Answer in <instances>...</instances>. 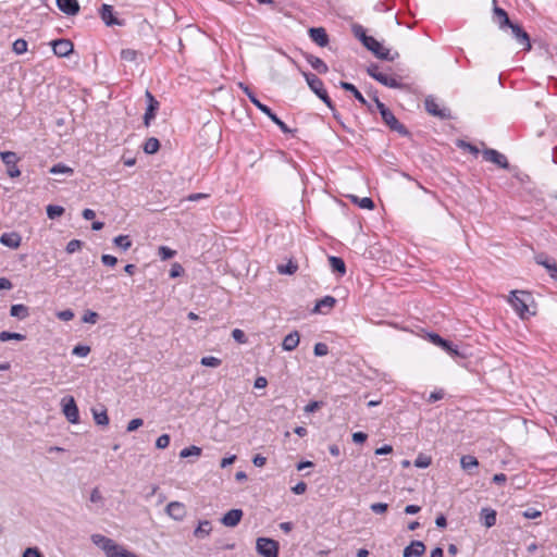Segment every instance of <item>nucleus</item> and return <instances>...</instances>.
<instances>
[{
  "label": "nucleus",
  "instance_id": "obj_8",
  "mask_svg": "<svg viewBox=\"0 0 557 557\" xmlns=\"http://www.w3.org/2000/svg\"><path fill=\"white\" fill-rule=\"evenodd\" d=\"M429 339L432 344L440 346L447 354H449L453 358H466V355L460 352L458 348L449 341L441 337L436 333H429Z\"/></svg>",
  "mask_w": 557,
  "mask_h": 557
},
{
  "label": "nucleus",
  "instance_id": "obj_1",
  "mask_svg": "<svg viewBox=\"0 0 557 557\" xmlns=\"http://www.w3.org/2000/svg\"><path fill=\"white\" fill-rule=\"evenodd\" d=\"M90 540L104 553L106 557H139L123 545L117 544L114 540L102 534H92Z\"/></svg>",
  "mask_w": 557,
  "mask_h": 557
},
{
  "label": "nucleus",
  "instance_id": "obj_64",
  "mask_svg": "<svg viewBox=\"0 0 557 557\" xmlns=\"http://www.w3.org/2000/svg\"><path fill=\"white\" fill-rule=\"evenodd\" d=\"M23 557H44L37 547H28L24 550Z\"/></svg>",
  "mask_w": 557,
  "mask_h": 557
},
{
  "label": "nucleus",
  "instance_id": "obj_60",
  "mask_svg": "<svg viewBox=\"0 0 557 557\" xmlns=\"http://www.w3.org/2000/svg\"><path fill=\"white\" fill-rule=\"evenodd\" d=\"M323 406V403L322 401H310L309 404H307L304 408L305 412L307 413H311V412H314L317 410H319L321 407Z\"/></svg>",
  "mask_w": 557,
  "mask_h": 557
},
{
  "label": "nucleus",
  "instance_id": "obj_47",
  "mask_svg": "<svg viewBox=\"0 0 557 557\" xmlns=\"http://www.w3.org/2000/svg\"><path fill=\"white\" fill-rule=\"evenodd\" d=\"M200 363L205 367L216 368V367L221 366L222 361H221V359H219L216 357L206 356V357L201 358Z\"/></svg>",
  "mask_w": 557,
  "mask_h": 557
},
{
  "label": "nucleus",
  "instance_id": "obj_31",
  "mask_svg": "<svg viewBox=\"0 0 557 557\" xmlns=\"http://www.w3.org/2000/svg\"><path fill=\"white\" fill-rule=\"evenodd\" d=\"M329 263L334 273H338L339 276H344L346 273V265L342 258L336 256L329 257Z\"/></svg>",
  "mask_w": 557,
  "mask_h": 557
},
{
  "label": "nucleus",
  "instance_id": "obj_25",
  "mask_svg": "<svg viewBox=\"0 0 557 557\" xmlns=\"http://www.w3.org/2000/svg\"><path fill=\"white\" fill-rule=\"evenodd\" d=\"M299 333L297 331H293L284 337L282 348L286 351H293L299 345Z\"/></svg>",
  "mask_w": 557,
  "mask_h": 557
},
{
  "label": "nucleus",
  "instance_id": "obj_14",
  "mask_svg": "<svg viewBox=\"0 0 557 557\" xmlns=\"http://www.w3.org/2000/svg\"><path fill=\"white\" fill-rule=\"evenodd\" d=\"M507 26L510 27L512 36L518 44L523 46L524 50L529 51L531 49V42L528 33L518 24L510 23Z\"/></svg>",
  "mask_w": 557,
  "mask_h": 557
},
{
  "label": "nucleus",
  "instance_id": "obj_48",
  "mask_svg": "<svg viewBox=\"0 0 557 557\" xmlns=\"http://www.w3.org/2000/svg\"><path fill=\"white\" fill-rule=\"evenodd\" d=\"M138 58V52L134 49H123L121 51V59L127 62H135Z\"/></svg>",
  "mask_w": 557,
  "mask_h": 557
},
{
  "label": "nucleus",
  "instance_id": "obj_46",
  "mask_svg": "<svg viewBox=\"0 0 557 557\" xmlns=\"http://www.w3.org/2000/svg\"><path fill=\"white\" fill-rule=\"evenodd\" d=\"M176 255V251L171 249L170 247L168 246H160L158 248V256L162 259V260H168V259H171L173 258L174 256Z\"/></svg>",
  "mask_w": 557,
  "mask_h": 557
},
{
  "label": "nucleus",
  "instance_id": "obj_54",
  "mask_svg": "<svg viewBox=\"0 0 557 557\" xmlns=\"http://www.w3.org/2000/svg\"><path fill=\"white\" fill-rule=\"evenodd\" d=\"M314 355L318 356V357H323V356H326L329 354V347L325 343H317L314 345Z\"/></svg>",
  "mask_w": 557,
  "mask_h": 557
},
{
  "label": "nucleus",
  "instance_id": "obj_51",
  "mask_svg": "<svg viewBox=\"0 0 557 557\" xmlns=\"http://www.w3.org/2000/svg\"><path fill=\"white\" fill-rule=\"evenodd\" d=\"M82 246H83V243L81 240L72 239L67 243L65 250L67 253H74L77 250H79L82 248Z\"/></svg>",
  "mask_w": 557,
  "mask_h": 557
},
{
  "label": "nucleus",
  "instance_id": "obj_33",
  "mask_svg": "<svg viewBox=\"0 0 557 557\" xmlns=\"http://www.w3.org/2000/svg\"><path fill=\"white\" fill-rule=\"evenodd\" d=\"M273 123H275L280 129L284 133V134H288L292 132V129L286 125L285 122H283L272 110L271 108H268L267 110L264 109V112H263Z\"/></svg>",
  "mask_w": 557,
  "mask_h": 557
},
{
  "label": "nucleus",
  "instance_id": "obj_32",
  "mask_svg": "<svg viewBox=\"0 0 557 557\" xmlns=\"http://www.w3.org/2000/svg\"><path fill=\"white\" fill-rule=\"evenodd\" d=\"M10 314L11 317L24 320L29 315V308L23 304L13 305L11 306Z\"/></svg>",
  "mask_w": 557,
  "mask_h": 557
},
{
  "label": "nucleus",
  "instance_id": "obj_15",
  "mask_svg": "<svg viewBox=\"0 0 557 557\" xmlns=\"http://www.w3.org/2000/svg\"><path fill=\"white\" fill-rule=\"evenodd\" d=\"M535 262L539 265L544 267L547 270L549 276L553 280L557 281V263L555 262L554 259L547 257L544 253H540V255L535 256Z\"/></svg>",
  "mask_w": 557,
  "mask_h": 557
},
{
  "label": "nucleus",
  "instance_id": "obj_55",
  "mask_svg": "<svg viewBox=\"0 0 557 557\" xmlns=\"http://www.w3.org/2000/svg\"><path fill=\"white\" fill-rule=\"evenodd\" d=\"M522 516L525 519H536V518H540L542 516V512L540 510H537L536 508L530 507V508H527L522 512Z\"/></svg>",
  "mask_w": 557,
  "mask_h": 557
},
{
  "label": "nucleus",
  "instance_id": "obj_4",
  "mask_svg": "<svg viewBox=\"0 0 557 557\" xmlns=\"http://www.w3.org/2000/svg\"><path fill=\"white\" fill-rule=\"evenodd\" d=\"M364 47L368 50H370L377 59L381 60L394 61L399 57V53L397 51L392 52L391 49L384 47L374 37L368 39V44Z\"/></svg>",
  "mask_w": 557,
  "mask_h": 557
},
{
  "label": "nucleus",
  "instance_id": "obj_43",
  "mask_svg": "<svg viewBox=\"0 0 557 557\" xmlns=\"http://www.w3.org/2000/svg\"><path fill=\"white\" fill-rule=\"evenodd\" d=\"M354 202L358 203V206L362 209L372 210L374 208V202L369 197H363L359 199L357 196H352Z\"/></svg>",
  "mask_w": 557,
  "mask_h": 557
},
{
  "label": "nucleus",
  "instance_id": "obj_21",
  "mask_svg": "<svg viewBox=\"0 0 557 557\" xmlns=\"http://www.w3.org/2000/svg\"><path fill=\"white\" fill-rule=\"evenodd\" d=\"M58 9L66 15H76L79 12L77 0H57Z\"/></svg>",
  "mask_w": 557,
  "mask_h": 557
},
{
  "label": "nucleus",
  "instance_id": "obj_5",
  "mask_svg": "<svg viewBox=\"0 0 557 557\" xmlns=\"http://www.w3.org/2000/svg\"><path fill=\"white\" fill-rule=\"evenodd\" d=\"M278 542L269 537H259L256 543V549L262 557H277Z\"/></svg>",
  "mask_w": 557,
  "mask_h": 557
},
{
  "label": "nucleus",
  "instance_id": "obj_44",
  "mask_svg": "<svg viewBox=\"0 0 557 557\" xmlns=\"http://www.w3.org/2000/svg\"><path fill=\"white\" fill-rule=\"evenodd\" d=\"M432 463V458L424 454H419L414 460V466L417 468L425 469Z\"/></svg>",
  "mask_w": 557,
  "mask_h": 557
},
{
  "label": "nucleus",
  "instance_id": "obj_26",
  "mask_svg": "<svg viewBox=\"0 0 557 557\" xmlns=\"http://www.w3.org/2000/svg\"><path fill=\"white\" fill-rule=\"evenodd\" d=\"M306 61L320 74H325L329 71L326 63L313 54H306Z\"/></svg>",
  "mask_w": 557,
  "mask_h": 557
},
{
  "label": "nucleus",
  "instance_id": "obj_61",
  "mask_svg": "<svg viewBox=\"0 0 557 557\" xmlns=\"http://www.w3.org/2000/svg\"><path fill=\"white\" fill-rule=\"evenodd\" d=\"M101 262L107 267H114L117 263V258L112 255H102Z\"/></svg>",
  "mask_w": 557,
  "mask_h": 557
},
{
  "label": "nucleus",
  "instance_id": "obj_7",
  "mask_svg": "<svg viewBox=\"0 0 557 557\" xmlns=\"http://www.w3.org/2000/svg\"><path fill=\"white\" fill-rule=\"evenodd\" d=\"M0 158L7 165V173L11 178H16L21 175V171L17 166L20 157L14 151H0Z\"/></svg>",
  "mask_w": 557,
  "mask_h": 557
},
{
  "label": "nucleus",
  "instance_id": "obj_40",
  "mask_svg": "<svg viewBox=\"0 0 557 557\" xmlns=\"http://www.w3.org/2000/svg\"><path fill=\"white\" fill-rule=\"evenodd\" d=\"M49 172L51 174H67V175H72L74 173L72 168H70L63 163L54 164L53 166L50 168Z\"/></svg>",
  "mask_w": 557,
  "mask_h": 557
},
{
  "label": "nucleus",
  "instance_id": "obj_57",
  "mask_svg": "<svg viewBox=\"0 0 557 557\" xmlns=\"http://www.w3.org/2000/svg\"><path fill=\"white\" fill-rule=\"evenodd\" d=\"M98 318L99 315L97 312L88 310L83 317V322L95 324L98 321Z\"/></svg>",
  "mask_w": 557,
  "mask_h": 557
},
{
  "label": "nucleus",
  "instance_id": "obj_16",
  "mask_svg": "<svg viewBox=\"0 0 557 557\" xmlns=\"http://www.w3.org/2000/svg\"><path fill=\"white\" fill-rule=\"evenodd\" d=\"M166 513L176 521H181L186 516V507L181 502H171L165 507Z\"/></svg>",
  "mask_w": 557,
  "mask_h": 557
},
{
  "label": "nucleus",
  "instance_id": "obj_56",
  "mask_svg": "<svg viewBox=\"0 0 557 557\" xmlns=\"http://www.w3.org/2000/svg\"><path fill=\"white\" fill-rule=\"evenodd\" d=\"M183 273H184V268L180 263L175 262L172 264L171 270H170V277L175 278V277L181 276Z\"/></svg>",
  "mask_w": 557,
  "mask_h": 557
},
{
  "label": "nucleus",
  "instance_id": "obj_59",
  "mask_svg": "<svg viewBox=\"0 0 557 557\" xmlns=\"http://www.w3.org/2000/svg\"><path fill=\"white\" fill-rule=\"evenodd\" d=\"M144 424V421L143 419L140 418H136V419H133L128 422L127 426H126V431L127 432H134L136 431L138 428H140L141 425Z\"/></svg>",
  "mask_w": 557,
  "mask_h": 557
},
{
  "label": "nucleus",
  "instance_id": "obj_37",
  "mask_svg": "<svg viewBox=\"0 0 557 557\" xmlns=\"http://www.w3.org/2000/svg\"><path fill=\"white\" fill-rule=\"evenodd\" d=\"M352 33L362 42L363 46L368 44V39L372 38V36L367 35L364 27L359 24H355L352 26Z\"/></svg>",
  "mask_w": 557,
  "mask_h": 557
},
{
  "label": "nucleus",
  "instance_id": "obj_18",
  "mask_svg": "<svg viewBox=\"0 0 557 557\" xmlns=\"http://www.w3.org/2000/svg\"><path fill=\"white\" fill-rule=\"evenodd\" d=\"M99 14L107 26L122 25V22L114 16L113 7L110 4H102Z\"/></svg>",
  "mask_w": 557,
  "mask_h": 557
},
{
  "label": "nucleus",
  "instance_id": "obj_13",
  "mask_svg": "<svg viewBox=\"0 0 557 557\" xmlns=\"http://www.w3.org/2000/svg\"><path fill=\"white\" fill-rule=\"evenodd\" d=\"M53 53L64 58L73 52L74 46L70 39H55L51 41Z\"/></svg>",
  "mask_w": 557,
  "mask_h": 557
},
{
  "label": "nucleus",
  "instance_id": "obj_42",
  "mask_svg": "<svg viewBox=\"0 0 557 557\" xmlns=\"http://www.w3.org/2000/svg\"><path fill=\"white\" fill-rule=\"evenodd\" d=\"M201 448L195 445H191L189 447H185L180 451L181 458H187L190 456H200L201 455Z\"/></svg>",
  "mask_w": 557,
  "mask_h": 557
},
{
  "label": "nucleus",
  "instance_id": "obj_24",
  "mask_svg": "<svg viewBox=\"0 0 557 557\" xmlns=\"http://www.w3.org/2000/svg\"><path fill=\"white\" fill-rule=\"evenodd\" d=\"M336 304V299L333 296H324L318 300L313 311L319 313H327Z\"/></svg>",
  "mask_w": 557,
  "mask_h": 557
},
{
  "label": "nucleus",
  "instance_id": "obj_36",
  "mask_svg": "<svg viewBox=\"0 0 557 557\" xmlns=\"http://www.w3.org/2000/svg\"><path fill=\"white\" fill-rule=\"evenodd\" d=\"M113 244L123 251H126L132 247V240L128 235H119L114 237Z\"/></svg>",
  "mask_w": 557,
  "mask_h": 557
},
{
  "label": "nucleus",
  "instance_id": "obj_12",
  "mask_svg": "<svg viewBox=\"0 0 557 557\" xmlns=\"http://www.w3.org/2000/svg\"><path fill=\"white\" fill-rule=\"evenodd\" d=\"M482 154L485 161L492 162L500 169H509V162L506 156L499 151L492 148H486L482 151Z\"/></svg>",
  "mask_w": 557,
  "mask_h": 557
},
{
  "label": "nucleus",
  "instance_id": "obj_11",
  "mask_svg": "<svg viewBox=\"0 0 557 557\" xmlns=\"http://www.w3.org/2000/svg\"><path fill=\"white\" fill-rule=\"evenodd\" d=\"M381 116L383 122L389 127L391 131L397 132L401 136H407L409 134L406 126L397 120V117L389 109L381 113Z\"/></svg>",
  "mask_w": 557,
  "mask_h": 557
},
{
  "label": "nucleus",
  "instance_id": "obj_39",
  "mask_svg": "<svg viewBox=\"0 0 557 557\" xmlns=\"http://www.w3.org/2000/svg\"><path fill=\"white\" fill-rule=\"evenodd\" d=\"M25 338H26V336L21 333H14V332H9V331L0 332V342H7V341H11V339L24 341Z\"/></svg>",
  "mask_w": 557,
  "mask_h": 557
},
{
  "label": "nucleus",
  "instance_id": "obj_35",
  "mask_svg": "<svg viewBox=\"0 0 557 557\" xmlns=\"http://www.w3.org/2000/svg\"><path fill=\"white\" fill-rule=\"evenodd\" d=\"M160 149V141L156 137L148 138L144 144V151L147 154H153Z\"/></svg>",
  "mask_w": 557,
  "mask_h": 557
},
{
  "label": "nucleus",
  "instance_id": "obj_63",
  "mask_svg": "<svg viewBox=\"0 0 557 557\" xmlns=\"http://www.w3.org/2000/svg\"><path fill=\"white\" fill-rule=\"evenodd\" d=\"M443 397H444V391L443 389H438V391L432 392L429 395L426 400H428V403L432 404V403H435L437 400H441Z\"/></svg>",
  "mask_w": 557,
  "mask_h": 557
},
{
  "label": "nucleus",
  "instance_id": "obj_53",
  "mask_svg": "<svg viewBox=\"0 0 557 557\" xmlns=\"http://www.w3.org/2000/svg\"><path fill=\"white\" fill-rule=\"evenodd\" d=\"M72 352L78 357H86L90 352V347L87 345H77L73 348Z\"/></svg>",
  "mask_w": 557,
  "mask_h": 557
},
{
  "label": "nucleus",
  "instance_id": "obj_27",
  "mask_svg": "<svg viewBox=\"0 0 557 557\" xmlns=\"http://www.w3.org/2000/svg\"><path fill=\"white\" fill-rule=\"evenodd\" d=\"M480 519L486 528H492L496 524V511L492 508H482Z\"/></svg>",
  "mask_w": 557,
  "mask_h": 557
},
{
  "label": "nucleus",
  "instance_id": "obj_28",
  "mask_svg": "<svg viewBox=\"0 0 557 557\" xmlns=\"http://www.w3.org/2000/svg\"><path fill=\"white\" fill-rule=\"evenodd\" d=\"M211 531V522L209 520H202L199 521L198 527L194 530V536L197 539H205L210 535Z\"/></svg>",
  "mask_w": 557,
  "mask_h": 557
},
{
  "label": "nucleus",
  "instance_id": "obj_2",
  "mask_svg": "<svg viewBox=\"0 0 557 557\" xmlns=\"http://www.w3.org/2000/svg\"><path fill=\"white\" fill-rule=\"evenodd\" d=\"M507 301L510 304L515 312L522 320H527L535 314V311L530 310V304L534 302L530 293L524 290H511Z\"/></svg>",
  "mask_w": 557,
  "mask_h": 557
},
{
  "label": "nucleus",
  "instance_id": "obj_49",
  "mask_svg": "<svg viewBox=\"0 0 557 557\" xmlns=\"http://www.w3.org/2000/svg\"><path fill=\"white\" fill-rule=\"evenodd\" d=\"M94 419L95 422L99 425H108L109 424V417L107 411L96 412L94 411Z\"/></svg>",
  "mask_w": 557,
  "mask_h": 557
},
{
  "label": "nucleus",
  "instance_id": "obj_22",
  "mask_svg": "<svg viewBox=\"0 0 557 557\" xmlns=\"http://www.w3.org/2000/svg\"><path fill=\"white\" fill-rule=\"evenodd\" d=\"M22 242V236L16 232L3 233L0 236V243L9 248L16 249L20 247Z\"/></svg>",
  "mask_w": 557,
  "mask_h": 557
},
{
  "label": "nucleus",
  "instance_id": "obj_19",
  "mask_svg": "<svg viewBox=\"0 0 557 557\" xmlns=\"http://www.w3.org/2000/svg\"><path fill=\"white\" fill-rule=\"evenodd\" d=\"M243 515L242 509H231L221 518V523L225 527L234 528L240 522Z\"/></svg>",
  "mask_w": 557,
  "mask_h": 557
},
{
  "label": "nucleus",
  "instance_id": "obj_3",
  "mask_svg": "<svg viewBox=\"0 0 557 557\" xmlns=\"http://www.w3.org/2000/svg\"><path fill=\"white\" fill-rule=\"evenodd\" d=\"M302 75L306 78L309 88L327 106V108L333 111V115L336 116L335 106L329 97L322 79H320L315 74L308 72H304Z\"/></svg>",
  "mask_w": 557,
  "mask_h": 557
},
{
  "label": "nucleus",
  "instance_id": "obj_17",
  "mask_svg": "<svg viewBox=\"0 0 557 557\" xmlns=\"http://www.w3.org/2000/svg\"><path fill=\"white\" fill-rule=\"evenodd\" d=\"M310 39L320 47H326L330 42L329 35L323 27H311L309 29Z\"/></svg>",
  "mask_w": 557,
  "mask_h": 557
},
{
  "label": "nucleus",
  "instance_id": "obj_58",
  "mask_svg": "<svg viewBox=\"0 0 557 557\" xmlns=\"http://www.w3.org/2000/svg\"><path fill=\"white\" fill-rule=\"evenodd\" d=\"M458 146L462 149H467L470 153L478 156L480 150L474 145L467 143L465 140H460Z\"/></svg>",
  "mask_w": 557,
  "mask_h": 557
},
{
  "label": "nucleus",
  "instance_id": "obj_62",
  "mask_svg": "<svg viewBox=\"0 0 557 557\" xmlns=\"http://www.w3.org/2000/svg\"><path fill=\"white\" fill-rule=\"evenodd\" d=\"M370 508L375 513H383L387 510L388 505L385 503H374L370 506Z\"/></svg>",
  "mask_w": 557,
  "mask_h": 557
},
{
  "label": "nucleus",
  "instance_id": "obj_41",
  "mask_svg": "<svg viewBox=\"0 0 557 557\" xmlns=\"http://www.w3.org/2000/svg\"><path fill=\"white\" fill-rule=\"evenodd\" d=\"M28 44L25 39L18 38L12 45V50L17 55L23 54L27 51Z\"/></svg>",
  "mask_w": 557,
  "mask_h": 557
},
{
  "label": "nucleus",
  "instance_id": "obj_38",
  "mask_svg": "<svg viewBox=\"0 0 557 557\" xmlns=\"http://www.w3.org/2000/svg\"><path fill=\"white\" fill-rule=\"evenodd\" d=\"M297 269H298L297 263H295L292 260H289L286 264L277 265V272L280 274L292 275V274H294L297 271Z\"/></svg>",
  "mask_w": 557,
  "mask_h": 557
},
{
  "label": "nucleus",
  "instance_id": "obj_10",
  "mask_svg": "<svg viewBox=\"0 0 557 557\" xmlns=\"http://www.w3.org/2000/svg\"><path fill=\"white\" fill-rule=\"evenodd\" d=\"M145 97L147 99V108H146V112L144 114V124L146 127H149L151 124V121L157 115L160 103L149 90H146Z\"/></svg>",
  "mask_w": 557,
  "mask_h": 557
},
{
  "label": "nucleus",
  "instance_id": "obj_23",
  "mask_svg": "<svg viewBox=\"0 0 557 557\" xmlns=\"http://www.w3.org/2000/svg\"><path fill=\"white\" fill-rule=\"evenodd\" d=\"M339 87L346 91L351 92L360 104L367 107L370 111H372L371 104L367 101V99L362 96V94L356 88L354 84L347 82H339Z\"/></svg>",
  "mask_w": 557,
  "mask_h": 557
},
{
  "label": "nucleus",
  "instance_id": "obj_34",
  "mask_svg": "<svg viewBox=\"0 0 557 557\" xmlns=\"http://www.w3.org/2000/svg\"><path fill=\"white\" fill-rule=\"evenodd\" d=\"M460 466L463 470L470 471L479 466L478 459L472 455H465L460 459Z\"/></svg>",
  "mask_w": 557,
  "mask_h": 557
},
{
  "label": "nucleus",
  "instance_id": "obj_52",
  "mask_svg": "<svg viewBox=\"0 0 557 557\" xmlns=\"http://www.w3.org/2000/svg\"><path fill=\"white\" fill-rule=\"evenodd\" d=\"M170 435L169 434H162L160 435L156 441V447L159 449H164L170 445Z\"/></svg>",
  "mask_w": 557,
  "mask_h": 557
},
{
  "label": "nucleus",
  "instance_id": "obj_6",
  "mask_svg": "<svg viewBox=\"0 0 557 557\" xmlns=\"http://www.w3.org/2000/svg\"><path fill=\"white\" fill-rule=\"evenodd\" d=\"M424 108L429 114L440 117L441 120H449L453 117L450 110L445 107L441 108L437 100L432 96L425 98Z\"/></svg>",
  "mask_w": 557,
  "mask_h": 557
},
{
  "label": "nucleus",
  "instance_id": "obj_30",
  "mask_svg": "<svg viewBox=\"0 0 557 557\" xmlns=\"http://www.w3.org/2000/svg\"><path fill=\"white\" fill-rule=\"evenodd\" d=\"M493 3H494L493 12H494L497 23L499 24V27L503 28L504 26H507L508 24H510L511 22L508 17L507 12L504 9L497 7L496 0H493Z\"/></svg>",
  "mask_w": 557,
  "mask_h": 557
},
{
  "label": "nucleus",
  "instance_id": "obj_20",
  "mask_svg": "<svg viewBox=\"0 0 557 557\" xmlns=\"http://www.w3.org/2000/svg\"><path fill=\"white\" fill-rule=\"evenodd\" d=\"M425 553V545L421 541H412L403 550V557H420Z\"/></svg>",
  "mask_w": 557,
  "mask_h": 557
},
{
  "label": "nucleus",
  "instance_id": "obj_45",
  "mask_svg": "<svg viewBox=\"0 0 557 557\" xmlns=\"http://www.w3.org/2000/svg\"><path fill=\"white\" fill-rule=\"evenodd\" d=\"M64 213V208L61 206L49 205L47 207V215L49 219H55Z\"/></svg>",
  "mask_w": 557,
  "mask_h": 557
},
{
  "label": "nucleus",
  "instance_id": "obj_9",
  "mask_svg": "<svg viewBox=\"0 0 557 557\" xmlns=\"http://www.w3.org/2000/svg\"><path fill=\"white\" fill-rule=\"evenodd\" d=\"M62 411L71 423H77L79 421V411L75 403L74 397L65 396L61 400Z\"/></svg>",
  "mask_w": 557,
  "mask_h": 557
},
{
  "label": "nucleus",
  "instance_id": "obj_50",
  "mask_svg": "<svg viewBox=\"0 0 557 557\" xmlns=\"http://www.w3.org/2000/svg\"><path fill=\"white\" fill-rule=\"evenodd\" d=\"M232 337L238 344H245L247 342V336H246L245 332L240 329H234L232 331Z\"/></svg>",
  "mask_w": 557,
  "mask_h": 557
},
{
  "label": "nucleus",
  "instance_id": "obj_29",
  "mask_svg": "<svg viewBox=\"0 0 557 557\" xmlns=\"http://www.w3.org/2000/svg\"><path fill=\"white\" fill-rule=\"evenodd\" d=\"M374 79L389 88L401 87V83H399L396 77L387 75L385 73H382L381 75H374Z\"/></svg>",
  "mask_w": 557,
  "mask_h": 557
}]
</instances>
